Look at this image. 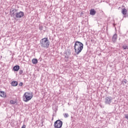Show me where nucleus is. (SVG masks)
<instances>
[{
  "label": "nucleus",
  "mask_w": 128,
  "mask_h": 128,
  "mask_svg": "<svg viewBox=\"0 0 128 128\" xmlns=\"http://www.w3.org/2000/svg\"><path fill=\"white\" fill-rule=\"evenodd\" d=\"M74 48L76 54H80L82 52V50L84 49V44L80 42L76 41Z\"/></svg>",
  "instance_id": "1"
},
{
  "label": "nucleus",
  "mask_w": 128,
  "mask_h": 128,
  "mask_svg": "<svg viewBox=\"0 0 128 128\" xmlns=\"http://www.w3.org/2000/svg\"><path fill=\"white\" fill-rule=\"evenodd\" d=\"M50 41L46 38H43L40 40V46L41 48H48L50 46Z\"/></svg>",
  "instance_id": "2"
},
{
  "label": "nucleus",
  "mask_w": 128,
  "mask_h": 128,
  "mask_svg": "<svg viewBox=\"0 0 128 128\" xmlns=\"http://www.w3.org/2000/svg\"><path fill=\"white\" fill-rule=\"evenodd\" d=\"M32 98V94L30 92H25L23 96V100L26 102L30 100V99Z\"/></svg>",
  "instance_id": "3"
},
{
  "label": "nucleus",
  "mask_w": 128,
  "mask_h": 128,
  "mask_svg": "<svg viewBox=\"0 0 128 128\" xmlns=\"http://www.w3.org/2000/svg\"><path fill=\"white\" fill-rule=\"evenodd\" d=\"M54 126L55 128H61L62 126V121L60 120H56Z\"/></svg>",
  "instance_id": "4"
},
{
  "label": "nucleus",
  "mask_w": 128,
  "mask_h": 128,
  "mask_svg": "<svg viewBox=\"0 0 128 128\" xmlns=\"http://www.w3.org/2000/svg\"><path fill=\"white\" fill-rule=\"evenodd\" d=\"M24 16V12H23L20 11V12H17L16 13L15 18H22V16Z\"/></svg>",
  "instance_id": "5"
},
{
  "label": "nucleus",
  "mask_w": 128,
  "mask_h": 128,
  "mask_svg": "<svg viewBox=\"0 0 128 128\" xmlns=\"http://www.w3.org/2000/svg\"><path fill=\"white\" fill-rule=\"evenodd\" d=\"M112 100V96H108L105 98L104 102L106 104H110Z\"/></svg>",
  "instance_id": "6"
},
{
  "label": "nucleus",
  "mask_w": 128,
  "mask_h": 128,
  "mask_svg": "<svg viewBox=\"0 0 128 128\" xmlns=\"http://www.w3.org/2000/svg\"><path fill=\"white\" fill-rule=\"evenodd\" d=\"M17 12H18V10L16 8H11L10 10V14L11 16H15L16 18V14Z\"/></svg>",
  "instance_id": "7"
},
{
  "label": "nucleus",
  "mask_w": 128,
  "mask_h": 128,
  "mask_svg": "<svg viewBox=\"0 0 128 128\" xmlns=\"http://www.w3.org/2000/svg\"><path fill=\"white\" fill-rule=\"evenodd\" d=\"M118 40V34H114L112 38V41L113 42H116Z\"/></svg>",
  "instance_id": "8"
},
{
  "label": "nucleus",
  "mask_w": 128,
  "mask_h": 128,
  "mask_svg": "<svg viewBox=\"0 0 128 128\" xmlns=\"http://www.w3.org/2000/svg\"><path fill=\"white\" fill-rule=\"evenodd\" d=\"M0 96H2V98H6V94L4 92L0 91Z\"/></svg>",
  "instance_id": "9"
},
{
  "label": "nucleus",
  "mask_w": 128,
  "mask_h": 128,
  "mask_svg": "<svg viewBox=\"0 0 128 128\" xmlns=\"http://www.w3.org/2000/svg\"><path fill=\"white\" fill-rule=\"evenodd\" d=\"M96 12L94 9H91L90 10V14L91 16H94V14H96Z\"/></svg>",
  "instance_id": "10"
},
{
  "label": "nucleus",
  "mask_w": 128,
  "mask_h": 128,
  "mask_svg": "<svg viewBox=\"0 0 128 128\" xmlns=\"http://www.w3.org/2000/svg\"><path fill=\"white\" fill-rule=\"evenodd\" d=\"M13 68L14 72H18L20 70V66H16Z\"/></svg>",
  "instance_id": "11"
},
{
  "label": "nucleus",
  "mask_w": 128,
  "mask_h": 128,
  "mask_svg": "<svg viewBox=\"0 0 128 128\" xmlns=\"http://www.w3.org/2000/svg\"><path fill=\"white\" fill-rule=\"evenodd\" d=\"M32 62L34 64H38V59L36 58H33L32 60Z\"/></svg>",
  "instance_id": "12"
},
{
  "label": "nucleus",
  "mask_w": 128,
  "mask_h": 128,
  "mask_svg": "<svg viewBox=\"0 0 128 128\" xmlns=\"http://www.w3.org/2000/svg\"><path fill=\"white\" fill-rule=\"evenodd\" d=\"M12 84L13 86H18V82L12 81Z\"/></svg>",
  "instance_id": "13"
},
{
  "label": "nucleus",
  "mask_w": 128,
  "mask_h": 128,
  "mask_svg": "<svg viewBox=\"0 0 128 128\" xmlns=\"http://www.w3.org/2000/svg\"><path fill=\"white\" fill-rule=\"evenodd\" d=\"M122 14H123L124 15L126 14V9L124 8L122 10Z\"/></svg>",
  "instance_id": "14"
},
{
  "label": "nucleus",
  "mask_w": 128,
  "mask_h": 128,
  "mask_svg": "<svg viewBox=\"0 0 128 128\" xmlns=\"http://www.w3.org/2000/svg\"><path fill=\"white\" fill-rule=\"evenodd\" d=\"M122 48L124 50H128V46L126 44H124L122 46Z\"/></svg>",
  "instance_id": "15"
},
{
  "label": "nucleus",
  "mask_w": 128,
  "mask_h": 128,
  "mask_svg": "<svg viewBox=\"0 0 128 128\" xmlns=\"http://www.w3.org/2000/svg\"><path fill=\"white\" fill-rule=\"evenodd\" d=\"M64 116L66 118H68V114L66 113V114H64Z\"/></svg>",
  "instance_id": "16"
},
{
  "label": "nucleus",
  "mask_w": 128,
  "mask_h": 128,
  "mask_svg": "<svg viewBox=\"0 0 128 128\" xmlns=\"http://www.w3.org/2000/svg\"><path fill=\"white\" fill-rule=\"evenodd\" d=\"M126 82H128V81L124 79L122 81V84H126Z\"/></svg>",
  "instance_id": "17"
},
{
  "label": "nucleus",
  "mask_w": 128,
  "mask_h": 128,
  "mask_svg": "<svg viewBox=\"0 0 128 128\" xmlns=\"http://www.w3.org/2000/svg\"><path fill=\"white\" fill-rule=\"evenodd\" d=\"M19 74H24V71L22 70H19Z\"/></svg>",
  "instance_id": "18"
},
{
  "label": "nucleus",
  "mask_w": 128,
  "mask_h": 128,
  "mask_svg": "<svg viewBox=\"0 0 128 128\" xmlns=\"http://www.w3.org/2000/svg\"><path fill=\"white\" fill-rule=\"evenodd\" d=\"M10 103L12 104H16V102H14V100H11L10 101Z\"/></svg>",
  "instance_id": "19"
},
{
  "label": "nucleus",
  "mask_w": 128,
  "mask_h": 128,
  "mask_svg": "<svg viewBox=\"0 0 128 128\" xmlns=\"http://www.w3.org/2000/svg\"><path fill=\"white\" fill-rule=\"evenodd\" d=\"M125 118H126V120H128V114L125 115Z\"/></svg>",
  "instance_id": "20"
},
{
  "label": "nucleus",
  "mask_w": 128,
  "mask_h": 128,
  "mask_svg": "<svg viewBox=\"0 0 128 128\" xmlns=\"http://www.w3.org/2000/svg\"><path fill=\"white\" fill-rule=\"evenodd\" d=\"M22 84H23L22 82H21L20 83L19 86H22Z\"/></svg>",
  "instance_id": "21"
},
{
  "label": "nucleus",
  "mask_w": 128,
  "mask_h": 128,
  "mask_svg": "<svg viewBox=\"0 0 128 128\" xmlns=\"http://www.w3.org/2000/svg\"><path fill=\"white\" fill-rule=\"evenodd\" d=\"M22 128H26V125L24 124V125L22 126Z\"/></svg>",
  "instance_id": "22"
},
{
  "label": "nucleus",
  "mask_w": 128,
  "mask_h": 128,
  "mask_svg": "<svg viewBox=\"0 0 128 128\" xmlns=\"http://www.w3.org/2000/svg\"><path fill=\"white\" fill-rule=\"evenodd\" d=\"M66 58H68V56H65Z\"/></svg>",
  "instance_id": "23"
}]
</instances>
